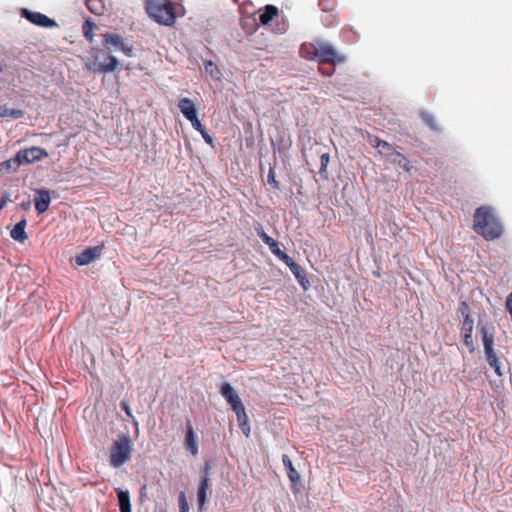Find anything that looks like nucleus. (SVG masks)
I'll return each mask as SVG.
<instances>
[{"mask_svg":"<svg viewBox=\"0 0 512 512\" xmlns=\"http://www.w3.org/2000/svg\"><path fill=\"white\" fill-rule=\"evenodd\" d=\"M473 228L477 234L481 235L487 241L500 238L504 232L499 219L492 208L488 206H482L476 209Z\"/></svg>","mask_w":512,"mask_h":512,"instance_id":"1","label":"nucleus"},{"mask_svg":"<svg viewBox=\"0 0 512 512\" xmlns=\"http://www.w3.org/2000/svg\"><path fill=\"white\" fill-rule=\"evenodd\" d=\"M146 12L156 23L171 26L176 14L171 0H146Z\"/></svg>","mask_w":512,"mask_h":512,"instance_id":"2","label":"nucleus"},{"mask_svg":"<svg viewBox=\"0 0 512 512\" xmlns=\"http://www.w3.org/2000/svg\"><path fill=\"white\" fill-rule=\"evenodd\" d=\"M132 451L133 444L130 435L119 436L110 449V465L114 468H120L130 460Z\"/></svg>","mask_w":512,"mask_h":512,"instance_id":"3","label":"nucleus"},{"mask_svg":"<svg viewBox=\"0 0 512 512\" xmlns=\"http://www.w3.org/2000/svg\"><path fill=\"white\" fill-rule=\"evenodd\" d=\"M48 157V152L38 146H32L29 148L19 150L14 158L20 167L22 164H33Z\"/></svg>","mask_w":512,"mask_h":512,"instance_id":"4","label":"nucleus"},{"mask_svg":"<svg viewBox=\"0 0 512 512\" xmlns=\"http://www.w3.org/2000/svg\"><path fill=\"white\" fill-rule=\"evenodd\" d=\"M105 59L106 62L99 63L97 57L89 58L86 62V67L94 73L107 74L116 70L120 65L119 60L113 55L108 54Z\"/></svg>","mask_w":512,"mask_h":512,"instance_id":"5","label":"nucleus"},{"mask_svg":"<svg viewBox=\"0 0 512 512\" xmlns=\"http://www.w3.org/2000/svg\"><path fill=\"white\" fill-rule=\"evenodd\" d=\"M20 14L27 21L39 27L54 28L58 25L54 19L49 18L43 13L31 11L28 8H22Z\"/></svg>","mask_w":512,"mask_h":512,"instance_id":"6","label":"nucleus"},{"mask_svg":"<svg viewBox=\"0 0 512 512\" xmlns=\"http://www.w3.org/2000/svg\"><path fill=\"white\" fill-rule=\"evenodd\" d=\"M314 59L319 63H342L344 60L337 54V51L330 45L320 44L314 51Z\"/></svg>","mask_w":512,"mask_h":512,"instance_id":"7","label":"nucleus"},{"mask_svg":"<svg viewBox=\"0 0 512 512\" xmlns=\"http://www.w3.org/2000/svg\"><path fill=\"white\" fill-rule=\"evenodd\" d=\"M478 329L482 338L485 356L496 354L494 351L495 328L488 323L479 322Z\"/></svg>","mask_w":512,"mask_h":512,"instance_id":"8","label":"nucleus"},{"mask_svg":"<svg viewBox=\"0 0 512 512\" xmlns=\"http://www.w3.org/2000/svg\"><path fill=\"white\" fill-rule=\"evenodd\" d=\"M103 38L106 44L113 45L116 50L121 51L127 57H133L135 49L133 45L123 41L122 37L114 33H105Z\"/></svg>","mask_w":512,"mask_h":512,"instance_id":"9","label":"nucleus"},{"mask_svg":"<svg viewBox=\"0 0 512 512\" xmlns=\"http://www.w3.org/2000/svg\"><path fill=\"white\" fill-rule=\"evenodd\" d=\"M34 203L35 210L38 214L46 212L49 209L51 203V192L44 188L36 190Z\"/></svg>","mask_w":512,"mask_h":512,"instance_id":"10","label":"nucleus"},{"mask_svg":"<svg viewBox=\"0 0 512 512\" xmlns=\"http://www.w3.org/2000/svg\"><path fill=\"white\" fill-rule=\"evenodd\" d=\"M102 246L90 247L76 256L75 262L79 266H86L94 262L99 257Z\"/></svg>","mask_w":512,"mask_h":512,"instance_id":"11","label":"nucleus"},{"mask_svg":"<svg viewBox=\"0 0 512 512\" xmlns=\"http://www.w3.org/2000/svg\"><path fill=\"white\" fill-rule=\"evenodd\" d=\"M259 236L260 238L262 239V241L268 245L270 251L275 255L277 256L281 261H283L284 263L285 262H288L289 259L291 258V256H289L287 253H285L284 251H282L279 247V243L274 239L272 238L271 236H269L268 234H266L265 232H262V233H259Z\"/></svg>","mask_w":512,"mask_h":512,"instance_id":"12","label":"nucleus"},{"mask_svg":"<svg viewBox=\"0 0 512 512\" xmlns=\"http://www.w3.org/2000/svg\"><path fill=\"white\" fill-rule=\"evenodd\" d=\"M285 264L289 267L290 271L297 279L298 283L303 288V290L307 291L310 287V281L307 278L304 270L294 261L292 257L289 259L288 262H285Z\"/></svg>","mask_w":512,"mask_h":512,"instance_id":"13","label":"nucleus"},{"mask_svg":"<svg viewBox=\"0 0 512 512\" xmlns=\"http://www.w3.org/2000/svg\"><path fill=\"white\" fill-rule=\"evenodd\" d=\"M210 466L208 463H205L204 472L202 474L201 482L198 489V505L199 509L202 510L203 506L207 502V489H208V475H209Z\"/></svg>","mask_w":512,"mask_h":512,"instance_id":"14","label":"nucleus"},{"mask_svg":"<svg viewBox=\"0 0 512 512\" xmlns=\"http://www.w3.org/2000/svg\"><path fill=\"white\" fill-rule=\"evenodd\" d=\"M178 108L187 120L198 116V108L190 98L185 97L180 99L178 102Z\"/></svg>","mask_w":512,"mask_h":512,"instance_id":"15","label":"nucleus"},{"mask_svg":"<svg viewBox=\"0 0 512 512\" xmlns=\"http://www.w3.org/2000/svg\"><path fill=\"white\" fill-rule=\"evenodd\" d=\"M226 402L230 405L233 412L245 408L238 392L226 382Z\"/></svg>","mask_w":512,"mask_h":512,"instance_id":"16","label":"nucleus"},{"mask_svg":"<svg viewBox=\"0 0 512 512\" xmlns=\"http://www.w3.org/2000/svg\"><path fill=\"white\" fill-rule=\"evenodd\" d=\"M186 428V448L193 456H196L199 452L198 440L190 421L187 422Z\"/></svg>","mask_w":512,"mask_h":512,"instance_id":"17","label":"nucleus"},{"mask_svg":"<svg viewBox=\"0 0 512 512\" xmlns=\"http://www.w3.org/2000/svg\"><path fill=\"white\" fill-rule=\"evenodd\" d=\"M26 225L27 220L25 218L21 219L18 223L14 225L10 232L11 238L14 241L24 243L27 240L28 235L26 233Z\"/></svg>","mask_w":512,"mask_h":512,"instance_id":"18","label":"nucleus"},{"mask_svg":"<svg viewBox=\"0 0 512 512\" xmlns=\"http://www.w3.org/2000/svg\"><path fill=\"white\" fill-rule=\"evenodd\" d=\"M282 463L286 469L287 476H288L289 480L291 481V483L293 485H296L297 483H299L300 482V474L293 466L292 460L290 459V457L288 455H286V454L282 455Z\"/></svg>","mask_w":512,"mask_h":512,"instance_id":"19","label":"nucleus"},{"mask_svg":"<svg viewBox=\"0 0 512 512\" xmlns=\"http://www.w3.org/2000/svg\"><path fill=\"white\" fill-rule=\"evenodd\" d=\"M387 160L392 164L400 166L407 172L411 170L410 161L402 153L396 150L394 152H389Z\"/></svg>","mask_w":512,"mask_h":512,"instance_id":"20","label":"nucleus"},{"mask_svg":"<svg viewBox=\"0 0 512 512\" xmlns=\"http://www.w3.org/2000/svg\"><path fill=\"white\" fill-rule=\"evenodd\" d=\"M120 512H132L128 490L116 489Z\"/></svg>","mask_w":512,"mask_h":512,"instance_id":"21","label":"nucleus"},{"mask_svg":"<svg viewBox=\"0 0 512 512\" xmlns=\"http://www.w3.org/2000/svg\"><path fill=\"white\" fill-rule=\"evenodd\" d=\"M234 413L236 415L237 422H238L239 428L241 429L242 433L246 437H249L250 432H251V427H250L248 416L246 414V409L241 408V410H238Z\"/></svg>","mask_w":512,"mask_h":512,"instance_id":"22","label":"nucleus"},{"mask_svg":"<svg viewBox=\"0 0 512 512\" xmlns=\"http://www.w3.org/2000/svg\"><path fill=\"white\" fill-rule=\"evenodd\" d=\"M278 8L274 5H266L264 10L259 14V22L267 25L272 19L278 15Z\"/></svg>","mask_w":512,"mask_h":512,"instance_id":"23","label":"nucleus"},{"mask_svg":"<svg viewBox=\"0 0 512 512\" xmlns=\"http://www.w3.org/2000/svg\"><path fill=\"white\" fill-rule=\"evenodd\" d=\"M18 168L19 166L13 156L6 161L0 162V175L15 172Z\"/></svg>","mask_w":512,"mask_h":512,"instance_id":"24","label":"nucleus"},{"mask_svg":"<svg viewBox=\"0 0 512 512\" xmlns=\"http://www.w3.org/2000/svg\"><path fill=\"white\" fill-rule=\"evenodd\" d=\"M377 149H378V152L384 156L386 159L388 158V154L389 152H394V148L393 146L385 141V140H381L379 138H375V145H374Z\"/></svg>","mask_w":512,"mask_h":512,"instance_id":"25","label":"nucleus"},{"mask_svg":"<svg viewBox=\"0 0 512 512\" xmlns=\"http://www.w3.org/2000/svg\"><path fill=\"white\" fill-rule=\"evenodd\" d=\"M86 7L91 13L95 15H102L105 10V6L102 0H86Z\"/></svg>","mask_w":512,"mask_h":512,"instance_id":"26","label":"nucleus"},{"mask_svg":"<svg viewBox=\"0 0 512 512\" xmlns=\"http://www.w3.org/2000/svg\"><path fill=\"white\" fill-rule=\"evenodd\" d=\"M421 118H422V120L424 121V123H425V124H426L430 129H431V130H433V131H439V130H440V129H439V127H438V125H437V123H436V119H435V117H434L431 113H429V112H427V111H423V112L421 113Z\"/></svg>","mask_w":512,"mask_h":512,"instance_id":"27","label":"nucleus"},{"mask_svg":"<svg viewBox=\"0 0 512 512\" xmlns=\"http://www.w3.org/2000/svg\"><path fill=\"white\" fill-rule=\"evenodd\" d=\"M94 27H95V23L90 19L85 20V22L82 26L83 35L86 38V40L90 43L93 41Z\"/></svg>","mask_w":512,"mask_h":512,"instance_id":"28","label":"nucleus"},{"mask_svg":"<svg viewBox=\"0 0 512 512\" xmlns=\"http://www.w3.org/2000/svg\"><path fill=\"white\" fill-rule=\"evenodd\" d=\"M119 406L124 411L126 416L133 421V424L138 429V421L135 419V417L132 413L129 401L127 399H122L119 403Z\"/></svg>","mask_w":512,"mask_h":512,"instance_id":"29","label":"nucleus"},{"mask_svg":"<svg viewBox=\"0 0 512 512\" xmlns=\"http://www.w3.org/2000/svg\"><path fill=\"white\" fill-rule=\"evenodd\" d=\"M329 160H330V156L328 153H324L321 155L320 157V168H319V174L321 175V177L323 179H327L328 178V173H327V166L329 164Z\"/></svg>","mask_w":512,"mask_h":512,"instance_id":"30","label":"nucleus"},{"mask_svg":"<svg viewBox=\"0 0 512 512\" xmlns=\"http://www.w3.org/2000/svg\"><path fill=\"white\" fill-rule=\"evenodd\" d=\"M486 360H487L488 364L494 369V372L496 373V375L502 376L503 373L501 370V365H500L498 356L496 354L486 356Z\"/></svg>","mask_w":512,"mask_h":512,"instance_id":"31","label":"nucleus"},{"mask_svg":"<svg viewBox=\"0 0 512 512\" xmlns=\"http://www.w3.org/2000/svg\"><path fill=\"white\" fill-rule=\"evenodd\" d=\"M473 328H474V320L473 318H467L463 319L461 331L463 334H473Z\"/></svg>","mask_w":512,"mask_h":512,"instance_id":"32","label":"nucleus"},{"mask_svg":"<svg viewBox=\"0 0 512 512\" xmlns=\"http://www.w3.org/2000/svg\"><path fill=\"white\" fill-rule=\"evenodd\" d=\"M179 509L180 512H189V505L184 491L179 493Z\"/></svg>","mask_w":512,"mask_h":512,"instance_id":"33","label":"nucleus"},{"mask_svg":"<svg viewBox=\"0 0 512 512\" xmlns=\"http://www.w3.org/2000/svg\"><path fill=\"white\" fill-rule=\"evenodd\" d=\"M458 312L463 316V319L472 318L470 308L465 301L460 302Z\"/></svg>","mask_w":512,"mask_h":512,"instance_id":"34","label":"nucleus"},{"mask_svg":"<svg viewBox=\"0 0 512 512\" xmlns=\"http://www.w3.org/2000/svg\"><path fill=\"white\" fill-rule=\"evenodd\" d=\"M267 181L270 185H272V187L274 189H279L280 188V184L279 182L276 180L275 178V172L273 169H270L269 172H268V176H267Z\"/></svg>","mask_w":512,"mask_h":512,"instance_id":"35","label":"nucleus"},{"mask_svg":"<svg viewBox=\"0 0 512 512\" xmlns=\"http://www.w3.org/2000/svg\"><path fill=\"white\" fill-rule=\"evenodd\" d=\"M463 342L471 353L474 352L475 348H474L472 334H468V333L463 334Z\"/></svg>","mask_w":512,"mask_h":512,"instance_id":"36","label":"nucleus"},{"mask_svg":"<svg viewBox=\"0 0 512 512\" xmlns=\"http://www.w3.org/2000/svg\"><path fill=\"white\" fill-rule=\"evenodd\" d=\"M188 121L191 123L193 129H195L199 133H201L203 130H205V128L202 125V123H201V121H200L198 116H196V117H194V118H192V119H190Z\"/></svg>","mask_w":512,"mask_h":512,"instance_id":"37","label":"nucleus"},{"mask_svg":"<svg viewBox=\"0 0 512 512\" xmlns=\"http://www.w3.org/2000/svg\"><path fill=\"white\" fill-rule=\"evenodd\" d=\"M23 115H24V111L23 110H20V109H9L8 108L7 117H11L13 119H18V118L23 117Z\"/></svg>","mask_w":512,"mask_h":512,"instance_id":"38","label":"nucleus"},{"mask_svg":"<svg viewBox=\"0 0 512 512\" xmlns=\"http://www.w3.org/2000/svg\"><path fill=\"white\" fill-rule=\"evenodd\" d=\"M201 136L203 137L204 141L209 144V145H212L213 143V138L212 136L205 130H203L201 133Z\"/></svg>","mask_w":512,"mask_h":512,"instance_id":"39","label":"nucleus"},{"mask_svg":"<svg viewBox=\"0 0 512 512\" xmlns=\"http://www.w3.org/2000/svg\"><path fill=\"white\" fill-rule=\"evenodd\" d=\"M9 201H10L9 195H4L0 199V210H2L8 204Z\"/></svg>","mask_w":512,"mask_h":512,"instance_id":"40","label":"nucleus"},{"mask_svg":"<svg viewBox=\"0 0 512 512\" xmlns=\"http://www.w3.org/2000/svg\"><path fill=\"white\" fill-rule=\"evenodd\" d=\"M205 69H206L207 72L212 74L213 73V69L217 70V67L211 61H207L206 65H205Z\"/></svg>","mask_w":512,"mask_h":512,"instance_id":"41","label":"nucleus"},{"mask_svg":"<svg viewBox=\"0 0 512 512\" xmlns=\"http://www.w3.org/2000/svg\"><path fill=\"white\" fill-rule=\"evenodd\" d=\"M8 108L6 106H0V118L7 117Z\"/></svg>","mask_w":512,"mask_h":512,"instance_id":"42","label":"nucleus"},{"mask_svg":"<svg viewBox=\"0 0 512 512\" xmlns=\"http://www.w3.org/2000/svg\"><path fill=\"white\" fill-rule=\"evenodd\" d=\"M218 390H219V393L224 396V391H225V388H224V381L218 383Z\"/></svg>","mask_w":512,"mask_h":512,"instance_id":"43","label":"nucleus"},{"mask_svg":"<svg viewBox=\"0 0 512 512\" xmlns=\"http://www.w3.org/2000/svg\"><path fill=\"white\" fill-rule=\"evenodd\" d=\"M145 491H146V486H143V487L141 488V492H140V496H141V498H143L144 496H146V492H145Z\"/></svg>","mask_w":512,"mask_h":512,"instance_id":"44","label":"nucleus"},{"mask_svg":"<svg viewBox=\"0 0 512 512\" xmlns=\"http://www.w3.org/2000/svg\"><path fill=\"white\" fill-rule=\"evenodd\" d=\"M22 207H23L24 209L29 208V207H30V202L28 201V202H26V203H23V204H22Z\"/></svg>","mask_w":512,"mask_h":512,"instance_id":"45","label":"nucleus"},{"mask_svg":"<svg viewBox=\"0 0 512 512\" xmlns=\"http://www.w3.org/2000/svg\"><path fill=\"white\" fill-rule=\"evenodd\" d=\"M280 33H284L286 31V25L284 24L282 28L279 29Z\"/></svg>","mask_w":512,"mask_h":512,"instance_id":"46","label":"nucleus"},{"mask_svg":"<svg viewBox=\"0 0 512 512\" xmlns=\"http://www.w3.org/2000/svg\"><path fill=\"white\" fill-rule=\"evenodd\" d=\"M2 70H3V68H2V66L0 65V72H2Z\"/></svg>","mask_w":512,"mask_h":512,"instance_id":"47","label":"nucleus"}]
</instances>
